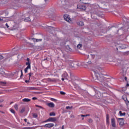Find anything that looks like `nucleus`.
<instances>
[{
  "instance_id": "obj_50",
  "label": "nucleus",
  "mask_w": 129,
  "mask_h": 129,
  "mask_svg": "<svg viewBox=\"0 0 129 129\" xmlns=\"http://www.w3.org/2000/svg\"><path fill=\"white\" fill-rule=\"evenodd\" d=\"M4 21V20L0 17V21Z\"/></svg>"
},
{
  "instance_id": "obj_61",
  "label": "nucleus",
  "mask_w": 129,
  "mask_h": 129,
  "mask_svg": "<svg viewBox=\"0 0 129 129\" xmlns=\"http://www.w3.org/2000/svg\"><path fill=\"white\" fill-rule=\"evenodd\" d=\"M21 74H22V73H23V70H21Z\"/></svg>"
},
{
  "instance_id": "obj_22",
  "label": "nucleus",
  "mask_w": 129,
  "mask_h": 129,
  "mask_svg": "<svg viewBox=\"0 0 129 129\" xmlns=\"http://www.w3.org/2000/svg\"><path fill=\"white\" fill-rule=\"evenodd\" d=\"M32 40H33L34 42H39V41H42V39H38L35 38H32Z\"/></svg>"
},
{
  "instance_id": "obj_21",
  "label": "nucleus",
  "mask_w": 129,
  "mask_h": 129,
  "mask_svg": "<svg viewBox=\"0 0 129 129\" xmlns=\"http://www.w3.org/2000/svg\"><path fill=\"white\" fill-rule=\"evenodd\" d=\"M25 110H26V108L25 107L22 108V109L20 110V113H23Z\"/></svg>"
},
{
  "instance_id": "obj_25",
  "label": "nucleus",
  "mask_w": 129,
  "mask_h": 129,
  "mask_svg": "<svg viewBox=\"0 0 129 129\" xmlns=\"http://www.w3.org/2000/svg\"><path fill=\"white\" fill-rule=\"evenodd\" d=\"M33 116L35 118H37V117H38V114L37 113H33Z\"/></svg>"
},
{
  "instance_id": "obj_60",
  "label": "nucleus",
  "mask_w": 129,
  "mask_h": 129,
  "mask_svg": "<svg viewBox=\"0 0 129 129\" xmlns=\"http://www.w3.org/2000/svg\"><path fill=\"white\" fill-rule=\"evenodd\" d=\"M126 86H127V87H128V86H129V84H126Z\"/></svg>"
},
{
  "instance_id": "obj_23",
  "label": "nucleus",
  "mask_w": 129,
  "mask_h": 129,
  "mask_svg": "<svg viewBox=\"0 0 129 129\" xmlns=\"http://www.w3.org/2000/svg\"><path fill=\"white\" fill-rule=\"evenodd\" d=\"M14 108H15V109H16V110H18V109L19 108V106L18 105V104H15L14 105Z\"/></svg>"
},
{
  "instance_id": "obj_20",
  "label": "nucleus",
  "mask_w": 129,
  "mask_h": 129,
  "mask_svg": "<svg viewBox=\"0 0 129 129\" xmlns=\"http://www.w3.org/2000/svg\"><path fill=\"white\" fill-rule=\"evenodd\" d=\"M107 93H103L102 94V97H106V96H107Z\"/></svg>"
},
{
  "instance_id": "obj_18",
  "label": "nucleus",
  "mask_w": 129,
  "mask_h": 129,
  "mask_svg": "<svg viewBox=\"0 0 129 129\" xmlns=\"http://www.w3.org/2000/svg\"><path fill=\"white\" fill-rule=\"evenodd\" d=\"M109 115H108V114H106V122H107L108 123V122H109Z\"/></svg>"
},
{
  "instance_id": "obj_4",
  "label": "nucleus",
  "mask_w": 129,
  "mask_h": 129,
  "mask_svg": "<svg viewBox=\"0 0 129 129\" xmlns=\"http://www.w3.org/2000/svg\"><path fill=\"white\" fill-rule=\"evenodd\" d=\"M77 9H79L80 10H82L83 11H85V10H86V6H83L81 5H79L77 6Z\"/></svg>"
},
{
  "instance_id": "obj_44",
  "label": "nucleus",
  "mask_w": 129,
  "mask_h": 129,
  "mask_svg": "<svg viewBox=\"0 0 129 129\" xmlns=\"http://www.w3.org/2000/svg\"><path fill=\"white\" fill-rule=\"evenodd\" d=\"M35 106H36V107H40V108H42V106H39L38 105H35Z\"/></svg>"
},
{
  "instance_id": "obj_64",
  "label": "nucleus",
  "mask_w": 129,
  "mask_h": 129,
  "mask_svg": "<svg viewBox=\"0 0 129 129\" xmlns=\"http://www.w3.org/2000/svg\"><path fill=\"white\" fill-rule=\"evenodd\" d=\"M45 1V2H47V1H48V0H44Z\"/></svg>"
},
{
  "instance_id": "obj_14",
  "label": "nucleus",
  "mask_w": 129,
  "mask_h": 129,
  "mask_svg": "<svg viewBox=\"0 0 129 129\" xmlns=\"http://www.w3.org/2000/svg\"><path fill=\"white\" fill-rule=\"evenodd\" d=\"M18 28H19V24L17 23L16 24H15V25L13 26V29L14 30H16V29H17Z\"/></svg>"
},
{
  "instance_id": "obj_52",
  "label": "nucleus",
  "mask_w": 129,
  "mask_h": 129,
  "mask_svg": "<svg viewBox=\"0 0 129 129\" xmlns=\"http://www.w3.org/2000/svg\"><path fill=\"white\" fill-rule=\"evenodd\" d=\"M61 128H62V129H64V125H63L61 126Z\"/></svg>"
},
{
  "instance_id": "obj_2",
  "label": "nucleus",
  "mask_w": 129,
  "mask_h": 129,
  "mask_svg": "<svg viewBox=\"0 0 129 129\" xmlns=\"http://www.w3.org/2000/svg\"><path fill=\"white\" fill-rule=\"evenodd\" d=\"M26 65H27V67L24 70L25 73H27L28 72V70L31 69V62H30V58H27V62H26Z\"/></svg>"
},
{
  "instance_id": "obj_59",
  "label": "nucleus",
  "mask_w": 129,
  "mask_h": 129,
  "mask_svg": "<svg viewBox=\"0 0 129 129\" xmlns=\"http://www.w3.org/2000/svg\"><path fill=\"white\" fill-rule=\"evenodd\" d=\"M3 106H4L3 105H0V107H3Z\"/></svg>"
},
{
  "instance_id": "obj_47",
  "label": "nucleus",
  "mask_w": 129,
  "mask_h": 129,
  "mask_svg": "<svg viewBox=\"0 0 129 129\" xmlns=\"http://www.w3.org/2000/svg\"><path fill=\"white\" fill-rule=\"evenodd\" d=\"M124 79H125V81H126V80H127V78L126 77H125Z\"/></svg>"
},
{
  "instance_id": "obj_48",
  "label": "nucleus",
  "mask_w": 129,
  "mask_h": 129,
  "mask_svg": "<svg viewBox=\"0 0 129 129\" xmlns=\"http://www.w3.org/2000/svg\"><path fill=\"white\" fill-rule=\"evenodd\" d=\"M0 112L1 113H3V114H5V112L3 111H0Z\"/></svg>"
},
{
  "instance_id": "obj_5",
  "label": "nucleus",
  "mask_w": 129,
  "mask_h": 129,
  "mask_svg": "<svg viewBox=\"0 0 129 129\" xmlns=\"http://www.w3.org/2000/svg\"><path fill=\"white\" fill-rule=\"evenodd\" d=\"M57 120V119H56L55 117H50L48 119H47V120H46L45 122L47 121H52V122H55Z\"/></svg>"
},
{
  "instance_id": "obj_12",
  "label": "nucleus",
  "mask_w": 129,
  "mask_h": 129,
  "mask_svg": "<svg viewBox=\"0 0 129 129\" xmlns=\"http://www.w3.org/2000/svg\"><path fill=\"white\" fill-rule=\"evenodd\" d=\"M77 25L78 26H82L84 25V22H82V21H79V22H78L77 23Z\"/></svg>"
},
{
  "instance_id": "obj_28",
  "label": "nucleus",
  "mask_w": 129,
  "mask_h": 129,
  "mask_svg": "<svg viewBox=\"0 0 129 129\" xmlns=\"http://www.w3.org/2000/svg\"><path fill=\"white\" fill-rule=\"evenodd\" d=\"M10 111H11V112H12V113H14V114L16 113V112L15 111V110H14V109H11Z\"/></svg>"
},
{
  "instance_id": "obj_11",
  "label": "nucleus",
  "mask_w": 129,
  "mask_h": 129,
  "mask_svg": "<svg viewBox=\"0 0 129 129\" xmlns=\"http://www.w3.org/2000/svg\"><path fill=\"white\" fill-rule=\"evenodd\" d=\"M22 101H23V102H30V101H31V99L29 98H24L22 99Z\"/></svg>"
},
{
  "instance_id": "obj_57",
  "label": "nucleus",
  "mask_w": 129,
  "mask_h": 129,
  "mask_svg": "<svg viewBox=\"0 0 129 129\" xmlns=\"http://www.w3.org/2000/svg\"><path fill=\"white\" fill-rule=\"evenodd\" d=\"M3 92H0V94H3Z\"/></svg>"
},
{
  "instance_id": "obj_29",
  "label": "nucleus",
  "mask_w": 129,
  "mask_h": 129,
  "mask_svg": "<svg viewBox=\"0 0 129 129\" xmlns=\"http://www.w3.org/2000/svg\"><path fill=\"white\" fill-rule=\"evenodd\" d=\"M50 100H51V101H54V102H56V101H57V100H56L55 99H54L53 98H51Z\"/></svg>"
},
{
  "instance_id": "obj_13",
  "label": "nucleus",
  "mask_w": 129,
  "mask_h": 129,
  "mask_svg": "<svg viewBox=\"0 0 129 129\" xmlns=\"http://www.w3.org/2000/svg\"><path fill=\"white\" fill-rule=\"evenodd\" d=\"M68 77V74L66 73L62 75V77L63 78H65V79H67V78Z\"/></svg>"
},
{
  "instance_id": "obj_53",
  "label": "nucleus",
  "mask_w": 129,
  "mask_h": 129,
  "mask_svg": "<svg viewBox=\"0 0 129 129\" xmlns=\"http://www.w3.org/2000/svg\"><path fill=\"white\" fill-rule=\"evenodd\" d=\"M24 121H25V122H27V119L26 118L24 119Z\"/></svg>"
},
{
  "instance_id": "obj_39",
  "label": "nucleus",
  "mask_w": 129,
  "mask_h": 129,
  "mask_svg": "<svg viewBox=\"0 0 129 129\" xmlns=\"http://www.w3.org/2000/svg\"><path fill=\"white\" fill-rule=\"evenodd\" d=\"M67 109H70V108H72V107L70 106H67L66 107Z\"/></svg>"
},
{
  "instance_id": "obj_43",
  "label": "nucleus",
  "mask_w": 129,
  "mask_h": 129,
  "mask_svg": "<svg viewBox=\"0 0 129 129\" xmlns=\"http://www.w3.org/2000/svg\"><path fill=\"white\" fill-rule=\"evenodd\" d=\"M70 117H71V118H74L75 116H74V115H71V116Z\"/></svg>"
},
{
  "instance_id": "obj_45",
  "label": "nucleus",
  "mask_w": 129,
  "mask_h": 129,
  "mask_svg": "<svg viewBox=\"0 0 129 129\" xmlns=\"http://www.w3.org/2000/svg\"><path fill=\"white\" fill-rule=\"evenodd\" d=\"M2 102H4V100H0V103H2Z\"/></svg>"
},
{
  "instance_id": "obj_9",
  "label": "nucleus",
  "mask_w": 129,
  "mask_h": 129,
  "mask_svg": "<svg viewBox=\"0 0 129 129\" xmlns=\"http://www.w3.org/2000/svg\"><path fill=\"white\" fill-rule=\"evenodd\" d=\"M47 106H48L49 107H51V108L55 107V104H54V103L53 102L48 103L47 104Z\"/></svg>"
},
{
  "instance_id": "obj_32",
  "label": "nucleus",
  "mask_w": 129,
  "mask_h": 129,
  "mask_svg": "<svg viewBox=\"0 0 129 129\" xmlns=\"http://www.w3.org/2000/svg\"><path fill=\"white\" fill-rule=\"evenodd\" d=\"M123 45H121L120 46H119V48H120L121 49H124V46H123Z\"/></svg>"
},
{
  "instance_id": "obj_7",
  "label": "nucleus",
  "mask_w": 129,
  "mask_h": 129,
  "mask_svg": "<svg viewBox=\"0 0 129 129\" xmlns=\"http://www.w3.org/2000/svg\"><path fill=\"white\" fill-rule=\"evenodd\" d=\"M111 125L113 127H116V125L115 124V119H111Z\"/></svg>"
},
{
  "instance_id": "obj_35",
  "label": "nucleus",
  "mask_w": 129,
  "mask_h": 129,
  "mask_svg": "<svg viewBox=\"0 0 129 129\" xmlns=\"http://www.w3.org/2000/svg\"><path fill=\"white\" fill-rule=\"evenodd\" d=\"M118 120H121V121H123V118H118Z\"/></svg>"
},
{
  "instance_id": "obj_24",
  "label": "nucleus",
  "mask_w": 129,
  "mask_h": 129,
  "mask_svg": "<svg viewBox=\"0 0 129 129\" xmlns=\"http://www.w3.org/2000/svg\"><path fill=\"white\" fill-rule=\"evenodd\" d=\"M81 47H82V44H78V45H77L78 49H80V48H81Z\"/></svg>"
},
{
  "instance_id": "obj_41",
  "label": "nucleus",
  "mask_w": 129,
  "mask_h": 129,
  "mask_svg": "<svg viewBox=\"0 0 129 129\" xmlns=\"http://www.w3.org/2000/svg\"><path fill=\"white\" fill-rule=\"evenodd\" d=\"M35 87H31L30 88V90H35Z\"/></svg>"
},
{
  "instance_id": "obj_37",
  "label": "nucleus",
  "mask_w": 129,
  "mask_h": 129,
  "mask_svg": "<svg viewBox=\"0 0 129 129\" xmlns=\"http://www.w3.org/2000/svg\"><path fill=\"white\" fill-rule=\"evenodd\" d=\"M37 99H38V98L36 97H34L32 98L33 100H37Z\"/></svg>"
},
{
  "instance_id": "obj_16",
  "label": "nucleus",
  "mask_w": 129,
  "mask_h": 129,
  "mask_svg": "<svg viewBox=\"0 0 129 129\" xmlns=\"http://www.w3.org/2000/svg\"><path fill=\"white\" fill-rule=\"evenodd\" d=\"M6 84H7V82H0V85H2V86H6Z\"/></svg>"
},
{
  "instance_id": "obj_31",
  "label": "nucleus",
  "mask_w": 129,
  "mask_h": 129,
  "mask_svg": "<svg viewBox=\"0 0 129 129\" xmlns=\"http://www.w3.org/2000/svg\"><path fill=\"white\" fill-rule=\"evenodd\" d=\"M60 94H61V95H65L66 94V93H65L63 91H60Z\"/></svg>"
},
{
  "instance_id": "obj_46",
  "label": "nucleus",
  "mask_w": 129,
  "mask_h": 129,
  "mask_svg": "<svg viewBox=\"0 0 129 129\" xmlns=\"http://www.w3.org/2000/svg\"><path fill=\"white\" fill-rule=\"evenodd\" d=\"M74 85L75 86V87H77L78 85H76V84L74 83Z\"/></svg>"
},
{
  "instance_id": "obj_40",
  "label": "nucleus",
  "mask_w": 129,
  "mask_h": 129,
  "mask_svg": "<svg viewBox=\"0 0 129 129\" xmlns=\"http://www.w3.org/2000/svg\"><path fill=\"white\" fill-rule=\"evenodd\" d=\"M31 128H32V127H24V129H31Z\"/></svg>"
},
{
  "instance_id": "obj_62",
  "label": "nucleus",
  "mask_w": 129,
  "mask_h": 129,
  "mask_svg": "<svg viewBox=\"0 0 129 129\" xmlns=\"http://www.w3.org/2000/svg\"><path fill=\"white\" fill-rule=\"evenodd\" d=\"M28 124H30V122H27Z\"/></svg>"
},
{
  "instance_id": "obj_19",
  "label": "nucleus",
  "mask_w": 129,
  "mask_h": 129,
  "mask_svg": "<svg viewBox=\"0 0 129 129\" xmlns=\"http://www.w3.org/2000/svg\"><path fill=\"white\" fill-rule=\"evenodd\" d=\"M124 125V122H123V121H121L119 122V125L120 126H123Z\"/></svg>"
},
{
  "instance_id": "obj_58",
  "label": "nucleus",
  "mask_w": 129,
  "mask_h": 129,
  "mask_svg": "<svg viewBox=\"0 0 129 129\" xmlns=\"http://www.w3.org/2000/svg\"><path fill=\"white\" fill-rule=\"evenodd\" d=\"M89 115H89V114H87V115H86V116H89Z\"/></svg>"
},
{
  "instance_id": "obj_42",
  "label": "nucleus",
  "mask_w": 129,
  "mask_h": 129,
  "mask_svg": "<svg viewBox=\"0 0 129 129\" xmlns=\"http://www.w3.org/2000/svg\"><path fill=\"white\" fill-rule=\"evenodd\" d=\"M25 82H26V83H29V82H30V80H25Z\"/></svg>"
},
{
  "instance_id": "obj_34",
  "label": "nucleus",
  "mask_w": 129,
  "mask_h": 129,
  "mask_svg": "<svg viewBox=\"0 0 129 129\" xmlns=\"http://www.w3.org/2000/svg\"><path fill=\"white\" fill-rule=\"evenodd\" d=\"M29 76V80H30V79H31V76H32V73H30L28 74Z\"/></svg>"
},
{
  "instance_id": "obj_55",
  "label": "nucleus",
  "mask_w": 129,
  "mask_h": 129,
  "mask_svg": "<svg viewBox=\"0 0 129 129\" xmlns=\"http://www.w3.org/2000/svg\"><path fill=\"white\" fill-rule=\"evenodd\" d=\"M22 76H23V73L21 74V75L20 76V78H22Z\"/></svg>"
},
{
  "instance_id": "obj_33",
  "label": "nucleus",
  "mask_w": 129,
  "mask_h": 129,
  "mask_svg": "<svg viewBox=\"0 0 129 129\" xmlns=\"http://www.w3.org/2000/svg\"><path fill=\"white\" fill-rule=\"evenodd\" d=\"M126 105H127V107L128 109H129V102H128V101L126 103Z\"/></svg>"
},
{
  "instance_id": "obj_56",
  "label": "nucleus",
  "mask_w": 129,
  "mask_h": 129,
  "mask_svg": "<svg viewBox=\"0 0 129 129\" xmlns=\"http://www.w3.org/2000/svg\"><path fill=\"white\" fill-rule=\"evenodd\" d=\"M81 116H83V117H85L86 116L85 115H81Z\"/></svg>"
},
{
  "instance_id": "obj_15",
  "label": "nucleus",
  "mask_w": 129,
  "mask_h": 129,
  "mask_svg": "<svg viewBox=\"0 0 129 129\" xmlns=\"http://www.w3.org/2000/svg\"><path fill=\"white\" fill-rule=\"evenodd\" d=\"M119 113L120 116H124V115H125V112L122 113L121 111H119Z\"/></svg>"
},
{
  "instance_id": "obj_54",
  "label": "nucleus",
  "mask_w": 129,
  "mask_h": 129,
  "mask_svg": "<svg viewBox=\"0 0 129 129\" xmlns=\"http://www.w3.org/2000/svg\"><path fill=\"white\" fill-rule=\"evenodd\" d=\"M45 60H48V57H46V59H44L43 61H45Z\"/></svg>"
},
{
  "instance_id": "obj_8",
  "label": "nucleus",
  "mask_w": 129,
  "mask_h": 129,
  "mask_svg": "<svg viewBox=\"0 0 129 129\" xmlns=\"http://www.w3.org/2000/svg\"><path fill=\"white\" fill-rule=\"evenodd\" d=\"M63 18L67 22H70V17H69V15L66 14L63 16Z\"/></svg>"
},
{
  "instance_id": "obj_6",
  "label": "nucleus",
  "mask_w": 129,
  "mask_h": 129,
  "mask_svg": "<svg viewBox=\"0 0 129 129\" xmlns=\"http://www.w3.org/2000/svg\"><path fill=\"white\" fill-rule=\"evenodd\" d=\"M89 64H91V61H86L84 62V63H82V65L84 67L86 68L87 67H88V65H89Z\"/></svg>"
},
{
  "instance_id": "obj_30",
  "label": "nucleus",
  "mask_w": 129,
  "mask_h": 129,
  "mask_svg": "<svg viewBox=\"0 0 129 129\" xmlns=\"http://www.w3.org/2000/svg\"><path fill=\"white\" fill-rule=\"evenodd\" d=\"M67 48L69 50V51H72V49L70 48V46H69V45L67 46Z\"/></svg>"
},
{
  "instance_id": "obj_36",
  "label": "nucleus",
  "mask_w": 129,
  "mask_h": 129,
  "mask_svg": "<svg viewBox=\"0 0 129 129\" xmlns=\"http://www.w3.org/2000/svg\"><path fill=\"white\" fill-rule=\"evenodd\" d=\"M50 81L55 82L56 81V79L51 80V79H48Z\"/></svg>"
},
{
  "instance_id": "obj_38",
  "label": "nucleus",
  "mask_w": 129,
  "mask_h": 129,
  "mask_svg": "<svg viewBox=\"0 0 129 129\" xmlns=\"http://www.w3.org/2000/svg\"><path fill=\"white\" fill-rule=\"evenodd\" d=\"M4 59V56L2 55H0V60H3Z\"/></svg>"
},
{
  "instance_id": "obj_17",
  "label": "nucleus",
  "mask_w": 129,
  "mask_h": 129,
  "mask_svg": "<svg viewBox=\"0 0 129 129\" xmlns=\"http://www.w3.org/2000/svg\"><path fill=\"white\" fill-rule=\"evenodd\" d=\"M55 115H56V113H55L54 112H52L49 113L50 116H55Z\"/></svg>"
},
{
  "instance_id": "obj_49",
  "label": "nucleus",
  "mask_w": 129,
  "mask_h": 129,
  "mask_svg": "<svg viewBox=\"0 0 129 129\" xmlns=\"http://www.w3.org/2000/svg\"><path fill=\"white\" fill-rule=\"evenodd\" d=\"M6 27H7V28H9V25H8L7 23L6 24Z\"/></svg>"
},
{
  "instance_id": "obj_3",
  "label": "nucleus",
  "mask_w": 129,
  "mask_h": 129,
  "mask_svg": "<svg viewBox=\"0 0 129 129\" xmlns=\"http://www.w3.org/2000/svg\"><path fill=\"white\" fill-rule=\"evenodd\" d=\"M91 96H96L97 98H100L102 96V94L99 91H97L95 95L91 94Z\"/></svg>"
},
{
  "instance_id": "obj_26",
  "label": "nucleus",
  "mask_w": 129,
  "mask_h": 129,
  "mask_svg": "<svg viewBox=\"0 0 129 129\" xmlns=\"http://www.w3.org/2000/svg\"><path fill=\"white\" fill-rule=\"evenodd\" d=\"M88 122H89L90 123H92V122H93V120H92V119L91 118H89L88 120Z\"/></svg>"
},
{
  "instance_id": "obj_10",
  "label": "nucleus",
  "mask_w": 129,
  "mask_h": 129,
  "mask_svg": "<svg viewBox=\"0 0 129 129\" xmlns=\"http://www.w3.org/2000/svg\"><path fill=\"white\" fill-rule=\"evenodd\" d=\"M53 126H54L53 123H48L44 125L45 127H49V128L53 127Z\"/></svg>"
},
{
  "instance_id": "obj_63",
  "label": "nucleus",
  "mask_w": 129,
  "mask_h": 129,
  "mask_svg": "<svg viewBox=\"0 0 129 129\" xmlns=\"http://www.w3.org/2000/svg\"><path fill=\"white\" fill-rule=\"evenodd\" d=\"M17 74H19V73L18 72H16Z\"/></svg>"
},
{
  "instance_id": "obj_27",
  "label": "nucleus",
  "mask_w": 129,
  "mask_h": 129,
  "mask_svg": "<svg viewBox=\"0 0 129 129\" xmlns=\"http://www.w3.org/2000/svg\"><path fill=\"white\" fill-rule=\"evenodd\" d=\"M85 1H86V0H80V2L81 3H82V4H87V3H86V2H85Z\"/></svg>"
},
{
  "instance_id": "obj_1",
  "label": "nucleus",
  "mask_w": 129,
  "mask_h": 129,
  "mask_svg": "<svg viewBox=\"0 0 129 129\" xmlns=\"http://www.w3.org/2000/svg\"><path fill=\"white\" fill-rule=\"evenodd\" d=\"M94 75L93 77L94 80H98L99 81L100 84L104 86V87H109L108 85V82L110 81V78H105L104 76H105V75L101 73V75L98 74L99 72H103V69L101 67H98L96 70L93 71Z\"/></svg>"
},
{
  "instance_id": "obj_51",
  "label": "nucleus",
  "mask_w": 129,
  "mask_h": 129,
  "mask_svg": "<svg viewBox=\"0 0 129 129\" xmlns=\"http://www.w3.org/2000/svg\"><path fill=\"white\" fill-rule=\"evenodd\" d=\"M64 79H64V78H62L61 79L62 81H64Z\"/></svg>"
}]
</instances>
